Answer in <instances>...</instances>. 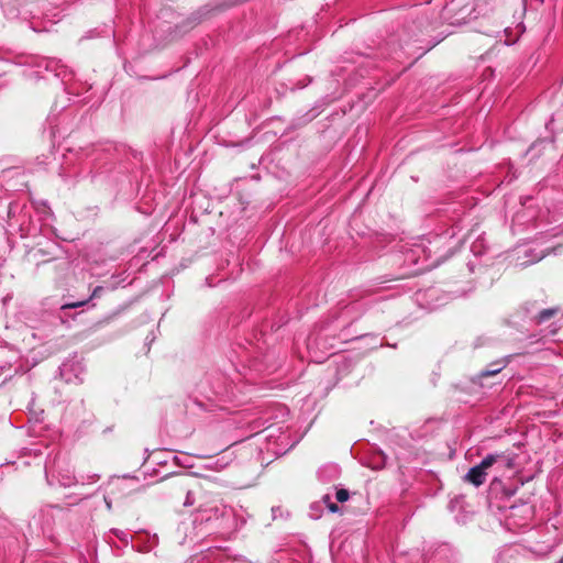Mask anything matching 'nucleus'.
Instances as JSON below:
<instances>
[{"label": "nucleus", "mask_w": 563, "mask_h": 563, "mask_svg": "<svg viewBox=\"0 0 563 563\" xmlns=\"http://www.w3.org/2000/svg\"><path fill=\"white\" fill-rule=\"evenodd\" d=\"M335 497L339 503H345L350 497V493L347 489L340 488L336 490Z\"/></svg>", "instance_id": "39448f33"}, {"label": "nucleus", "mask_w": 563, "mask_h": 563, "mask_svg": "<svg viewBox=\"0 0 563 563\" xmlns=\"http://www.w3.org/2000/svg\"><path fill=\"white\" fill-rule=\"evenodd\" d=\"M558 311H559L558 308L543 309L536 317L537 323L540 324V323L545 322L547 320H549L552 317H554L558 313Z\"/></svg>", "instance_id": "20e7f679"}, {"label": "nucleus", "mask_w": 563, "mask_h": 563, "mask_svg": "<svg viewBox=\"0 0 563 563\" xmlns=\"http://www.w3.org/2000/svg\"><path fill=\"white\" fill-rule=\"evenodd\" d=\"M504 366H498V367H492V369H485L481 373V377H489V376H493V375H496L497 373H499L501 369H503Z\"/></svg>", "instance_id": "0eeeda50"}, {"label": "nucleus", "mask_w": 563, "mask_h": 563, "mask_svg": "<svg viewBox=\"0 0 563 563\" xmlns=\"http://www.w3.org/2000/svg\"><path fill=\"white\" fill-rule=\"evenodd\" d=\"M323 500L324 503H327V507L331 512L335 514L340 511V507L336 504L331 503L330 497L328 495L324 496Z\"/></svg>", "instance_id": "423d86ee"}, {"label": "nucleus", "mask_w": 563, "mask_h": 563, "mask_svg": "<svg viewBox=\"0 0 563 563\" xmlns=\"http://www.w3.org/2000/svg\"><path fill=\"white\" fill-rule=\"evenodd\" d=\"M103 292V287L102 286H97L90 298L88 300H84V301H79V302H73V303H67L65 306H63L64 309H67V308H78V307H82L85 306L90 299H93V298H99L101 296V294Z\"/></svg>", "instance_id": "7ed1b4c3"}, {"label": "nucleus", "mask_w": 563, "mask_h": 563, "mask_svg": "<svg viewBox=\"0 0 563 563\" xmlns=\"http://www.w3.org/2000/svg\"><path fill=\"white\" fill-rule=\"evenodd\" d=\"M170 488L175 489V490H178L181 494H186V500L184 503L185 505H192L194 500L191 499V497L197 492H201L202 490V486L201 485H196L194 488H190V485H189L188 481L185 479V478H179V479L170 483Z\"/></svg>", "instance_id": "f03ea898"}, {"label": "nucleus", "mask_w": 563, "mask_h": 563, "mask_svg": "<svg viewBox=\"0 0 563 563\" xmlns=\"http://www.w3.org/2000/svg\"><path fill=\"white\" fill-rule=\"evenodd\" d=\"M498 457V455L494 454H489L484 457V460L478 465L470 468L467 474L464 476V481L473 484L476 487L483 485L486 481L487 470L496 463Z\"/></svg>", "instance_id": "f257e3e1"}]
</instances>
